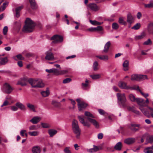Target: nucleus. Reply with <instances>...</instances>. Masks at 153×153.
I'll return each mask as SVG.
<instances>
[{
    "instance_id": "obj_63",
    "label": "nucleus",
    "mask_w": 153,
    "mask_h": 153,
    "mask_svg": "<svg viewBox=\"0 0 153 153\" xmlns=\"http://www.w3.org/2000/svg\"><path fill=\"white\" fill-rule=\"evenodd\" d=\"M141 94L146 98H147V97L149 96L148 94H145L144 93L142 92L140 89L139 90Z\"/></svg>"
},
{
    "instance_id": "obj_57",
    "label": "nucleus",
    "mask_w": 153,
    "mask_h": 153,
    "mask_svg": "<svg viewBox=\"0 0 153 153\" xmlns=\"http://www.w3.org/2000/svg\"><path fill=\"white\" fill-rule=\"evenodd\" d=\"M71 80V79L70 78H66L63 81V83H67L70 82Z\"/></svg>"
},
{
    "instance_id": "obj_42",
    "label": "nucleus",
    "mask_w": 153,
    "mask_h": 153,
    "mask_svg": "<svg viewBox=\"0 0 153 153\" xmlns=\"http://www.w3.org/2000/svg\"><path fill=\"white\" fill-rule=\"evenodd\" d=\"M98 63L97 61H95L94 62L93 65V69L94 71H96L98 70Z\"/></svg>"
},
{
    "instance_id": "obj_60",
    "label": "nucleus",
    "mask_w": 153,
    "mask_h": 153,
    "mask_svg": "<svg viewBox=\"0 0 153 153\" xmlns=\"http://www.w3.org/2000/svg\"><path fill=\"white\" fill-rule=\"evenodd\" d=\"M16 57L19 59L20 60H22L24 59V58L20 54H19L16 56Z\"/></svg>"
},
{
    "instance_id": "obj_21",
    "label": "nucleus",
    "mask_w": 153,
    "mask_h": 153,
    "mask_svg": "<svg viewBox=\"0 0 153 153\" xmlns=\"http://www.w3.org/2000/svg\"><path fill=\"white\" fill-rule=\"evenodd\" d=\"M146 35L145 33L143 32L141 33L140 35L136 36L134 37V39L136 41L141 39L144 38L146 36Z\"/></svg>"
},
{
    "instance_id": "obj_2",
    "label": "nucleus",
    "mask_w": 153,
    "mask_h": 153,
    "mask_svg": "<svg viewBox=\"0 0 153 153\" xmlns=\"http://www.w3.org/2000/svg\"><path fill=\"white\" fill-rule=\"evenodd\" d=\"M72 128L74 133L76 137L77 138H79L80 137L81 130L78 124L77 120H74L72 123Z\"/></svg>"
},
{
    "instance_id": "obj_6",
    "label": "nucleus",
    "mask_w": 153,
    "mask_h": 153,
    "mask_svg": "<svg viewBox=\"0 0 153 153\" xmlns=\"http://www.w3.org/2000/svg\"><path fill=\"white\" fill-rule=\"evenodd\" d=\"M13 90V88L8 83H5L4 84L3 90L6 93L9 94Z\"/></svg>"
},
{
    "instance_id": "obj_20",
    "label": "nucleus",
    "mask_w": 153,
    "mask_h": 153,
    "mask_svg": "<svg viewBox=\"0 0 153 153\" xmlns=\"http://www.w3.org/2000/svg\"><path fill=\"white\" fill-rule=\"evenodd\" d=\"M88 6L91 10L94 11H97L99 9L96 4L94 3L90 4L88 5Z\"/></svg>"
},
{
    "instance_id": "obj_30",
    "label": "nucleus",
    "mask_w": 153,
    "mask_h": 153,
    "mask_svg": "<svg viewBox=\"0 0 153 153\" xmlns=\"http://www.w3.org/2000/svg\"><path fill=\"white\" fill-rule=\"evenodd\" d=\"M96 57L101 60L107 61L108 59V56L107 55L97 56Z\"/></svg>"
},
{
    "instance_id": "obj_31",
    "label": "nucleus",
    "mask_w": 153,
    "mask_h": 153,
    "mask_svg": "<svg viewBox=\"0 0 153 153\" xmlns=\"http://www.w3.org/2000/svg\"><path fill=\"white\" fill-rule=\"evenodd\" d=\"M8 4V2H5L3 3V5L0 7V11H3L7 6Z\"/></svg>"
},
{
    "instance_id": "obj_12",
    "label": "nucleus",
    "mask_w": 153,
    "mask_h": 153,
    "mask_svg": "<svg viewBox=\"0 0 153 153\" xmlns=\"http://www.w3.org/2000/svg\"><path fill=\"white\" fill-rule=\"evenodd\" d=\"M119 86L121 88L126 89H128L131 88L127 85L126 83L123 82H120L118 84Z\"/></svg>"
},
{
    "instance_id": "obj_23",
    "label": "nucleus",
    "mask_w": 153,
    "mask_h": 153,
    "mask_svg": "<svg viewBox=\"0 0 153 153\" xmlns=\"http://www.w3.org/2000/svg\"><path fill=\"white\" fill-rule=\"evenodd\" d=\"M32 150L33 153H40L41 152L40 148L38 146L33 147Z\"/></svg>"
},
{
    "instance_id": "obj_10",
    "label": "nucleus",
    "mask_w": 153,
    "mask_h": 153,
    "mask_svg": "<svg viewBox=\"0 0 153 153\" xmlns=\"http://www.w3.org/2000/svg\"><path fill=\"white\" fill-rule=\"evenodd\" d=\"M27 79L25 78H21L18 81L17 84L23 86H25L27 84Z\"/></svg>"
},
{
    "instance_id": "obj_26",
    "label": "nucleus",
    "mask_w": 153,
    "mask_h": 153,
    "mask_svg": "<svg viewBox=\"0 0 153 153\" xmlns=\"http://www.w3.org/2000/svg\"><path fill=\"white\" fill-rule=\"evenodd\" d=\"M57 132L56 130L54 129H50L48 130V133L50 137L53 136L57 133Z\"/></svg>"
},
{
    "instance_id": "obj_39",
    "label": "nucleus",
    "mask_w": 153,
    "mask_h": 153,
    "mask_svg": "<svg viewBox=\"0 0 153 153\" xmlns=\"http://www.w3.org/2000/svg\"><path fill=\"white\" fill-rule=\"evenodd\" d=\"M27 107L31 110H32L33 111L35 112V108L34 106L30 103H27Z\"/></svg>"
},
{
    "instance_id": "obj_28",
    "label": "nucleus",
    "mask_w": 153,
    "mask_h": 153,
    "mask_svg": "<svg viewBox=\"0 0 153 153\" xmlns=\"http://www.w3.org/2000/svg\"><path fill=\"white\" fill-rule=\"evenodd\" d=\"M31 8L33 9H36L37 6L35 0H29Z\"/></svg>"
},
{
    "instance_id": "obj_33",
    "label": "nucleus",
    "mask_w": 153,
    "mask_h": 153,
    "mask_svg": "<svg viewBox=\"0 0 153 153\" xmlns=\"http://www.w3.org/2000/svg\"><path fill=\"white\" fill-rule=\"evenodd\" d=\"M125 18L123 17H120L119 19V22L120 24L126 25V22L124 20Z\"/></svg>"
},
{
    "instance_id": "obj_36",
    "label": "nucleus",
    "mask_w": 153,
    "mask_h": 153,
    "mask_svg": "<svg viewBox=\"0 0 153 153\" xmlns=\"http://www.w3.org/2000/svg\"><path fill=\"white\" fill-rule=\"evenodd\" d=\"M1 60V63L3 65H5L7 63L8 61L7 57H6L4 58H0Z\"/></svg>"
},
{
    "instance_id": "obj_5",
    "label": "nucleus",
    "mask_w": 153,
    "mask_h": 153,
    "mask_svg": "<svg viewBox=\"0 0 153 153\" xmlns=\"http://www.w3.org/2000/svg\"><path fill=\"white\" fill-rule=\"evenodd\" d=\"M146 79H147V76L146 75L135 74L131 76V79L132 80L139 81L143 80Z\"/></svg>"
},
{
    "instance_id": "obj_48",
    "label": "nucleus",
    "mask_w": 153,
    "mask_h": 153,
    "mask_svg": "<svg viewBox=\"0 0 153 153\" xmlns=\"http://www.w3.org/2000/svg\"><path fill=\"white\" fill-rule=\"evenodd\" d=\"M145 7L147 8H151L153 7V1H152L149 4H145Z\"/></svg>"
},
{
    "instance_id": "obj_54",
    "label": "nucleus",
    "mask_w": 153,
    "mask_h": 153,
    "mask_svg": "<svg viewBox=\"0 0 153 153\" xmlns=\"http://www.w3.org/2000/svg\"><path fill=\"white\" fill-rule=\"evenodd\" d=\"M112 27L114 29L117 30L119 27L118 24L116 23H114L112 24Z\"/></svg>"
},
{
    "instance_id": "obj_25",
    "label": "nucleus",
    "mask_w": 153,
    "mask_h": 153,
    "mask_svg": "<svg viewBox=\"0 0 153 153\" xmlns=\"http://www.w3.org/2000/svg\"><path fill=\"white\" fill-rule=\"evenodd\" d=\"M16 105L18 108H19L21 110H25V107L24 105L20 102L16 103Z\"/></svg>"
},
{
    "instance_id": "obj_7",
    "label": "nucleus",
    "mask_w": 153,
    "mask_h": 153,
    "mask_svg": "<svg viewBox=\"0 0 153 153\" xmlns=\"http://www.w3.org/2000/svg\"><path fill=\"white\" fill-rule=\"evenodd\" d=\"M51 40H53V43H57L62 42L63 39L62 36L58 35H56L51 38Z\"/></svg>"
},
{
    "instance_id": "obj_51",
    "label": "nucleus",
    "mask_w": 153,
    "mask_h": 153,
    "mask_svg": "<svg viewBox=\"0 0 153 153\" xmlns=\"http://www.w3.org/2000/svg\"><path fill=\"white\" fill-rule=\"evenodd\" d=\"M91 77L93 79H97L100 77V74L92 75L91 76Z\"/></svg>"
},
{
    "instance_id": "obj_64",
    "label": "nucleus",
    "mask_w": 153,
    "mask_h": 153,
    "mask_svg": "<svg viewBox=\"0 0 153 153\" xmlns=\"http://www.w3.org/2000/svg\"><path fill=\"white\" fill-rule=\"evenodd\" d=\"M148 25L149 29V30L150 31H151V28H153V23H149Z\"/></svg>"
},
{
    "instance_id": "obj_27",
    "label": "nucleus",
    "mask_w": 153,
    "mask_h": 153,
    "mask_svg": "<svg viewBox=\"0 0 153 153\" xmlns=\"http://www.w3.org/2000/svg\"><path fill=\"white\" fill-rule=\"evenodd\" d=\"M129 65V61L128 60H125L123 63V65L124 67V70L125 71L128 70V67Z\"/></svg>"
},
{
    "instance_id": "obj_38",
    "label": "nucleus",
    "mask_w": 153,
    "mask_h": 153,
    "mask_svg": "<svg viewBox=\"0 0 153 153\" xmlns=\"http://www.w3.org/2000/svg\"><path fill=\"white\" fill-rule=\"evenodd\" d=\"M98 150L99 148L97 146H94L93 148L89 149L88 151L89 152H94L97 151Z\"/></svg>"
},
{
    "instance_id": "obj_9",
    "label": "nucleus",
    "mask_w": 153,
    "mask_h": 153,
    "mask_svg": "<svg viewBox=\"0 0 153 153\" xmlns=\"http://www.w3.org/2000/svg\"><path fill=\"white\" fill-rule=\"evenodd\" d=\"M23 6H21L17 7L16 8L15 11L14 9H13V10L14 12V16L17 18H19L20 16V12L21 10L23 8Z\"/></svg>"
},
{
    "instance_id": "obj_37",
    "label": "nucleus",
    "mask_w": 153,
    "mask_h": 153,
    "mask_svg": "<svg viewBox=\"0 0 153 153\" xmlns=\"http://www.w3.org/2000/svg\"><path fill=\"white\" fill-rule=\"evenodd\" d=\"M28 134L31 136H36L38 135L39 132L37 131H29Z\"/></svg>"
},
{
    "instance_id": "obj_62",
    "label": "nucleus",
    "mask_w": 153,
    "mask_h": 153,
    "mask_svg": "<svg viewBox=\"0 0 153 153\" xmlns=\"http://www.w3.org/2000/svg\"><path fill=\"white\" fill-rule=\"evenodd\" d=\"M71 101V103L73 105V108L74 109L75 108V105L76 104L75 102L73 99H69Z\"/></svg>"
},
{
    "instance_id": "obj_22",
    "label": "nucleus",
    "mask_w": 153,
    "mask_h": 153,
    "mask_svg": "<svg viewBox=\"0 0 153 153\" xmlns=\"http://www.w3.org/2000/svg\"><path fill=\"white\" fill-rule=\"evenodd\" d=\"M135 141V139L134 138H131L125 139L124 140V142L127 144H130L134 143Z\"/></svg>"
},
{
    "instance_id": "obj_17",
    "label": "nucleus",
    "mask_w": 153,
    "mask_h": 153,
    "mask_svg": "<svg viewBox=\"0 0 153 153\" xmlns=\"http://www.w3.org/2000/svg\"><path fill=\"white\" fill-rule=\"evenodd\" d=\"M87 119L89 122L92 123L96 128H99V124L95 120L89 117Z\"/></svg>"
},
{
    "instance_id": "obj_18",
    "label": "nucleus",
    "mask_w": 153,
    "mask_h": 153,
    "mask_svg": "<svg viewBox=\"0 0 153 153\" xmlns=\"http://www.w3.org/2000/svg\"><path fill=\"white\" fill-rule=\"evenodd\" d=\"M127 22L130 24L134 22V17L130 13H128L127 15Z\"/></svg>"
},
{
    "instance_id": "obj_34",
    "label": "nucleus",
    "mask_w": 153,
    "mask_h": 153,
    "mask_svg": "<svg viewBox=\"0 0 153 153\" xmlns=\"http://www.w3.org/2000/svg\"><path fill=\"white\" fill-rule=\"evenodd\" d=\"M144 106H140L139 107V109L144 115L147 116L148 114V112L146 109L143 107Z\"/></svg>"
},
{
    "instance_id": "obj_4",
    "label": "nucleus",
    "mask_w": 153,
    "mask_h": 153,
    "mask_svg": "<svg viewBox=\"0 0 153 153\" xmlns=\"http://www.w3.org/2000/svg\"><path fill=\"white\" fill-rule=\"evenodd\" d=\"M128 128L132 131L135 132L141 129L142 127L140 124L132 123L128 125Z\"/></svg>"
},
{
    "instance_id": "obj_16",
    "label": "nucleus",
    "mask_w": 153,
    "mask_h": 153,
    "mask_svg": "<svg viewBox=\"0 0 153 153\" xmlns=\"http://www.w3.org/2000/svg\"><path fill=\"white\" fill-rule=\"evenodd\" d=\"M38 80L30 79L28 80L29 83L31 85L32 88H36L37 85Z\"/></svg>"
},
{
    "instance_id": "obj_47",
    "label": "nucleus",
    "mask_w": 153,
    "mask_h": 153,
    "mask_svg": "<svg viewBox=\"0 0 153 153\" xmlns=\"http://www.w3.org/2000/svg\"><path fill=\"white\" fill-rule=\"evenodd\" d=\"M42 127L44 128H49L50 127V125L48 123H41Z\"/></svg>"
},
{
    "instance_id": "obj_53",
    "label": "nucleus",
    "mask_w": 153,
    "mask_h": 153,
    "mask_svg": "<svg viewBox=\"0 0 153 153\" xmlns=\"http://www.w3.org/2000/svg\"><path fill=\"white\" fill-rule=\"evenodd\" d=\"M152 44V42L150 39H149L147 41L144 42L143 43V45H148Z\"/></svg>"
},
{
    "instance_id": "obj_35",
    "label": "nucleus",
    "mask_w": 153,
    "mask_h": 153,
    "mask_svg": "<svg viewBox=\"0 0 153 153\" xmlns=\"http://www.w3.org/2000/svg\"><path fill=\"white\" fill-rule=\"evenodd\" d=\"M122 147V143L121 142H119L116 145L114 146L115 149L117 150H120Z\"/></svg>"
},
{
    "instance_id": "obj_44",
    "label": "nucleus",
    "mask_w": 153,
    "mask_h": 153,
    "mask_svg": "<svg viewBox=\"0 0 153 153\" xmlns=\"http://www.w3.org/2000/svg\"><path fill=\"white\" fill-rule=\"evenodd\" d=\"M129 99L132 102H136V98H135V96L132 94H130L129 95Z\"/></svg>"
},
{
    "instance_id": "obj_11",
    "label": "nucleus",
    "mask_w": 153,
    "mask_h": 153,
    "mask_svg": "<svg viewBox=\"0 0 153 153\" xmlns=\"http://www.w3.org/2000/svg\"><path fill=\"white\" fill-rule=\"evenodd\" d=\"M41 117L38 116L33 117L30 121L33 124H36L39 122L41 120Z\"/></svg>"
},
{
    "instance_id": "obj_52",
    "label": "nucleus",
    "mask_w": 153,
    "mask_h": 153,
    "mask_svg": "<svg viewBox=\"0 0 153 153\" xmlns=\"http://www.w3.org/2000/svg\"><path fill=\"white\" fill-rule=\"evenodd\" d=\"M85 115L87 117H89L93 118H94V116L89 112L85 111Z\"/></svg>"
},
{
    "instance_id": "obj_58",
    "label": "nucleus",
    "mask_w": 153,
    "mask_h": 153,
    "mask_svg": "<svg viewBox=\"0 0 153 153\" xmlns=\"http://www.w3.org/2000/svg\"><path fill=\"white\" fill-rule=\"evenodd\" d=\"M95 31H100L103 30L102 27L100 26H99L96 27H95Z\"/></svg>"
},
{
    "instance_id": "obj_1",
    "label": "nucleus",
    "mask_w": 153,
    "mask_h": 153,
    "mask_svg": "<svg viewBox=\"0 0 153 153\" xmlns=\"http://www.w3.org/2000/svg\"><path fill=\"white\" fill-rule=\"evenodd\" d=\"M25 25L24 27L23 31L25 32H30L35 26L33 22L30 18H27L25 22Z\"/></svg>"
},
{
    "instance_id": "obj_32",
    "label": "nucleus",
    "mask_w": 153,
    "mask_h": 153,
    "mask_svg": "<svg viewBox=\"0 0 153 153\" xmlns=\"http://www.w3.org/2000/svg\"><path fill=\"white\" fill-rule=\"evenodd\" d=\"M42 95L44 97L48 96L49 94V91L48 89L47 88L45 91H43L41 92Z\"/></svg>"
},
{
    "instance_id": "obj_41",
    "label": "nucleus",
    "mask_w": 153,
    "mask_h": 153,
    "mask_svg": "<svg viewBox=\"0 0 153 153\" xmlns=\"http://www.w3.org/2000/svg\"><path fill=\"white\" fill-rule=\"evenodd\" d=\"M144 152L145 153H153V152L150 147H147L144 150Z\"/></svg>"
},
{
    "instance_id": "obj_61",
    "label": "nucleus",
    "mask_w": 153,
    "mask_h": 153,
    "mask_svg": "<svg viewBox=\"0 0 153 153\" xmlns=\"http://www.w3.org/2000/svg\"><path fill=\"white\" fill-rule=\"evenodd\" d=\"M11 110L13 111H16L18 109V108L16 106H12L11 107Z\"/></svg>"
},
{
    "instance_id": "obj_14",
    "label": "nucleus",
    "mask_w": 153,
    "mask_h": 153,
    "mask_svg": "<svg viewBox=\"0 0 153 153\" xmlns=\"http://www.w3.org/2000/svg\"><path fill=\"white\" fill-rule=\"evenodd\" d=\"M46 56L45 59L48 60H52L54 59V56L53 54L51 52H46Z\"/></svg>"
},
{
    "instance_id": "obj_40",
    "label": "nucleus",
    "mask_w": 153,
    "mask_h": 153,
    "mask_svg": "<svg viewBox=\"0 0 153 153\" xmlns=\"http://www.w3.org/2000/svg\"><path fill=\"white\" fill-rule=\"evenodd\" d=\"M90 22L91 24L94 25H101L103 23L102 22H99L96 21H92L91 20H90Z\"/></svg>"
},
{
    "instance_id": "obj_29",
    "label": "nucleus",
    "mask_w": 153,
    "mask_h": 153,
    "mask_svg": "<svg viewBox=\"0 0 153 153\" xmlns=\"http://www.w3.org/2000/svg\"><path fill=\"white\" fill-rule=\"evenodd\" d=\"M44 86V84L42 82L41 79H39L38 80L37 84L36 86H35L36 88H42Z\"/></svg>"
},
{
    "instance_id": "obj_24",
    "label": "nucleus",
    "mask_w": 153,
    "mask_h": 153,
    "mask_svg": "<svg viewBox=\"0 0 153 153\" xmlns=\"http://www.w3.org/2000/svg\"><path fill=\"white\" fill-rule=\"evenodd\" d=\"M111 43L110 41L107 42L105 44L103 51L105 53H107L108 52L109 48L110 47Z\"/></svg>"
},
{
    "instance_id": "obj_43",
    "label": "nucleus",
    "mask_w": 153,
    "mask_h": 153,
    "mask_svg": "<svg viewBox=\"0 0 153 153\" xmlns=\"http://www.w3.org/2000/svg\"><path fill=\"white\" fill-rule=\"evenodd\" d=\"M68 72V70L67 69L62 70H58V75L67 74Z\"/></svg>"
},
{
    "instance_id": "obj_13",
    "label": "nucleus",
    "mask_w": 153,
    "mask_h": 153,
    "mask_svg": "<svg viewBox=\"0 0 153 153\" xmlns=\"http://www.w3.org/2000/svg\"><path fill=\"white\" fill-rule=\"evenodd\" d=\"M136 102L140 106H147V105L145 104L144 100L142 98H136Z\"/></svg>"
},
{
    "instance_id": "obj_55",
    "label": "nucleus",
    "mask_w": 153,
    "mask_h": 153,
    "mask_svg": "<svg viewBox=\"0 0 153 153\" xmlns=\"http://www.w3.org/2000/svg\"><path fill=\"white\" fill-rule=\"evenodd\" d=\"M148 143H153V135L150 136L147 139Z\"/></svg>"
},
{
    "instance_id": "obj_49",
    "label": "nucleus",
    "mask_w": 153,
    "mask_h": 153,
    "mask_svg": "<svg viewBox=\"0 0 153 153\" xmlns=\"http://www.w3.org/2000/svg\"><path fill=\"white\" fill-rule=\"evenodd\" d=\"M140 27V23H138L135 24L134 26L131 27V28L134 30H137L139 29Z\"/></svg>"
},
{
    "instance_id": "obj_50",
    "label": "nucleus",
    "mask_w": 153,
    "mask_h": 153,
    "mask_svg": "<svg viewBox=\"0 0 153 153\" xmlns=\"http://www.w3.org/2000/svg\"><path fill=\"white\" fill-rule=\"evenodd\" d=\"M37 129V128L36 127V126L35 125H31L29 127V129L30 131L36 130Z\"/></svg>"
},
{
    "instance_id": "obj_15",
    "label": "nucleus",
    "mask_w": 153,
    "mask_h": 153,
    "mask_svg": "<svg viewBox=\"0 0 153 153\" xmlns=\"http://www.w3.org/2000/svg\"><path fill=\"white\" fill-rule=\"evenodd\" d=\"M46 72L50 73H53L55 75H58V70L56 68H52L50 69H46Z\"/></svg>"
},
{
    "instance_id": "obj_3",
    "label": "nucleus",
    "mask_w": 153,
    "mask_h": 153,
    "mask_svg": "<svg viewBox=\"0 0 153 153\" xmlns=\"http://www.w3.org/2000/svg\"><path fill=\"white\" fill-rule=\"evenodd\" d=\"M118 103L119 104L123 107L126 106V99L124 94L117 93V94Z\"/></svg>"
},
{
    "instance_id": "obj_8",
    "label": "nucleus",
    "mask_w": 153,
    "mask_h": 153,
    "mask_svg": "<svg viewBox=\"0 0 153 153\" xmlns=\"http://www.w3.org/2000/svg\"><path fill=\"white\" fill-rule=\"evenodd\" d=\"M78 118L80 123H81L84 126H87L88 127L90 126L91 124L88 122L85 121L83 116L82 117L80 116H78Z\"/></svg>"
},
{
    "instance_id": "obj_59",
    "label": "nucleus",
    "mask_w": 153,
    "mask_h": 153,
    "mask_svg": "<svg viewBox=\"0 0 153 153\" xmlns=\"http://www.w3.org/2000/svg\"><path fill=\"white\" fill-rule=\"evenodd\" d=\"M3 33L4 34L6 35L8 31V27L7 26H5L3 29Z\"/></svg>"
},
{
    "instance_id": "obj_46",
    "label": "nucleus",
    "mask_w": 153,
    "mask_h": 153,
    "mask_svg": "<svg viewBox=\"0 0 153 153\" xmlns=\"http://www.w3.org/2000/svg\"><path fill=\"white\" fill-rule=\"evenodd\" d=\"M52 104L56 107H59L60 106V103L57 102L55 101H53Z\"/></svg>"
},
{
    "instance_id": "obj_19",
    "label": "nucleus",
    "mask_w": 153,
    "mask_h": 153,
    "mask_svg": "<svg viewBox=\"0 0 153 153\" xmlns=\"http://www.w3.org/2000/svg\"><path fill=\"white\" fill-rule=\"evenodd\" d=\"M88 104L83 102H81L80 104H78V110L79 111H81L83 109L86 108Z\"/></svg>"
},
{
    "instance_id": "obj_56",
    "label": "nucleus",
    "mask_w": 153,
    "mask_h": 153,
    "mask_svg": "<svg viewBox=\"0 0 153 153\" xmlns=\"http://www.w3.org/2000/svg\"><path fill=\"white\" fill-rule=\"evenodd\" d=\"M64 151L65 153H71L70 147H66L64 149Z\"/></svg>"
},
{
    "instance_id": "obj_45",
    "label": "nucleus",
    "mask_w": 153,
    "mask_h": 153,
    "mask_svg": "<svg viewBox=\"0 0 153 153\" xmlns=\"http://www.w3.org/2000/svg\"><path fill=\"white\" fill-rule=\"evenodd\" d=\"M88 86V81L87 79H86L85 80V83H82V86L83 89H85Z\"/></svg>"
}]
</instances>
